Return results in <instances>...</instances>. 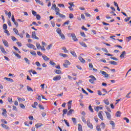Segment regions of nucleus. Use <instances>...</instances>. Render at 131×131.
Wrapping results in <instances>:
<instances>
[{
  "mask_svg": "<svg viewBox=\"0 0 131 131\" xmlns=\"http://www.w3.org/2000/svg\"><path fill=\"white\" fill-rule=\"evenodd\" d=\"M54 9L55 12H56V15H59V17H60V18H65V15L60 13V9L57 7V6H56V4L53 5L51 7V10H54Z\"/></svg>",
  "mask_w": 131,
  "mask_h": 131,
  "instance_id": "f257e3e1",
  "label": "nucleus"
},
{
  "mask_svg": "<svg viewBox=\"0 0 131 131\" xmlns=\"http://www.w3.org/2000/svg\"><path fill=\"white\" fill-rule=\"evenodd\" d=\"M68 35L69 37H72L74 41H77L78 40V39L76 38V35L74 34V33H69Z\"/></svg>",
  "mask_w": 131,
  "mask_h": 131,
  "instance_id": "f03ea898",
  "label": "nucleus"
},
{
  "mask_svg": "<svg viewBox=\"0 0 131 131\" xmlns=\"http://www.w3.org/2000/svg\"><path fill=\"white\" fill-rule=\"evenodd\" d=\"M89 77L91 79H89V82H90L91 83L94 84L95 83V81H96V80H97V78H96V77H95V76H94L93 75H91L90 76H89Z\"/></svg>",
  "mask_w": 131,
  "mask_h": 131,
  "instance_id": "7ed1b4c3",
  "label": "nucleus"
},
{
  "mask_svg": "<svg viewBox=\"0 0 131 131\" xmlns=\"http://www.w3.org/2000/svg\"><path fill=\"white\" fill-rule=\"evenodd\" d=\"M86 124L88 127H89V128L91 129H93V128H94V125H93V124L91 123V120L89 119L87 120Z\"/></svg>",
  "mask_w": 131,
  "mask_h": 131,
  "instance_id": "20e7f679",
  "label": "nucleus"
},
{
  "mask_svg": "<svg viewBox=\"0 0 131 131\" xmlns=\"http://www.w3.org/2000/svg\"><path fill=\"white\" fill-rule=\"evenodd\" d=\"M103 111H99V113H98V116L99 117V118H100V119H101V120L103 121L104 120V117H103Z\"/></svg>",
  "mask_w": 131,
  "mask_h": 131,
  "instance_id": "39448f33",
  "label": "nucleus"
},
{
  "mask_svg": "<svg viewBox=\"0 0 131 131\" xmlns=\"http://www.w3.org/2000/svg\"><path fill=\"white\" fill-rule=\"evenodd\" d=\"M32 38H33V39H39V38H38L37 36H36V33L35 31H33L32 32Z\"/></svg>",
  "mask_w": 131,
  "mask_h": 131,
  "instance_id": "423d86ee",
  "label": "nucleus"
},
{
  "mask_svg": "<svg viewBox=\"0 0 131 131\" xmlns=\"http://www.w3.org/2000/svg\"><path fill=\"white\" fill-rule=\"evenodd\" d=\"M106 117L107 118V119H108V120H111V114H110V113L108 112H104Z\"/></svg>",
  "mask_w": 131,
  "mask_h": 131,
  "instance_id": "0eeeda50",
  "label": "nucleus"
},
{
  "mask_svg": "<svg viewBox=\"0 0 131 131\" xmlns=\"http://www.w3.org/2000/svg\"><path fill=\"white\" fill-rule=\"evenodd\" d=\"M61 80V76H55L54 77H53V80H54V81H58V80Z\"/></svg>",
  "mask_w": 131,
  "mask_h": 131,
  "instance_id": "6e6552de",
  "label": "nucleus"
},
{
  "mask_svg": "<svg viewBox=\"0 0 131 131\" xmlns=\"http://www.w3.org/2000/svg\"><path fill=\"white\" fill-rule=\"evenodd\" d=\"M100 72L101 74H102V75H104V77L105 78L109 77V75L107 74L106 72L100 71Z\"/></svg>",
  "mask_w": 131,
  "mask_h": 131,
  "instance_id": "1a4fd4ad",
  "label": "nucleus"
},
{
  "mask_svg": "<svg viewBox=\"0 0 131 131\" xmlns=\"http://www.w3.org/2000/svg\"><path fill=\"white\" fill-rule=\"evenodd\" d=\"M101 106H96V107L94 108L95 111L97 112H99V110H102L103 109V105H101Z\"/></svg>",
  "mask_w": 131,
  "mask_h": 131,
  "instance_id": "9d476101",
  "label": "nucleus"
},
{
  "mask_svg": "<svg viewBox=\"0 0 131 131\" xmlns=\"http://www.w3.org/2000/svg\"><path fill=\"white\" fill-rule=\"evenodd\" d=\"M4 12L5 13V14L7 15L8 18H11V16H12V13H11V11L8 12V11L5 10Z\"/></svg>",
  "mask_w": 131,
  "mask_h": 131,
  "instance_id": "9b49d317",
  "label": "nucleus"
},
{
  "mask_svg": "<svg viewBox=\"0 0 131 131\" xmlns=\"http://www.w3.org/2000/svg\"><path fill=\"white\" fill-rule=\"evenodd\" d=\"M1 126H2V127H3V128H5V129H10V127L4 123L1 124Z\"/></svg>",
  "mask_w": 131,
  "mask_h": 131,
  "instance_id": "f8f14e48",
  "label": "nucleus"
},
{
  "mask_svg": "<svg viewBox=\"0 0 131 131\" xmlns=\"http://www.w3.org/2000/svg\"><path fill=\"white\" fill-rule=\"evenodd\" d=\"M0 49H1V52L3 54H7V51H6V50H5V48H4V47L0 46Z\"/></svg>",
  "mask_w": 131,
  "mask_h": 131,
  "instance_id": "ddd939ff",
  "label": "nucleus"
},
{
  "mask_svg": "<svg viewBox=\"0 0 131 131\" xmlns=\"http://www.w3.org/2000/svg\"><path fill=\"white\" fill-rule=\"evenodd\" d=\"M110 124L112 126V129H114L115 128V123L113 121H111L110 122Z\"/></svg>",
  "mask_w": 131,
  "mask_h": 131,
  "instance_id": "4468645a",
  "label": "nucleus"
},
{
  "mask_svg": "<svg viewBox=\"0 0 131 131\" xmlns=\"http://www.w3.org/2000/svg\"><path fill=\"white\" fill-rule=\"evenodd\" d=\"M79 43L80 45V46L83 47L84 48H88V46L84 42H79Z\"/></svg>",
  "mask_w": 131,
  "mask_h": 131,
  "instance_id": "2eb2a0df",
  "label": "nucleus"
},
{
  "mask_svg": "<svg viewBox=\"0 0 131 131\" xmlns=\"http://www.w3.org/2000/svg\"><path fill=\"white\" fill-rule=\"evenodd\" d=\"M4 79L7 80V81H10V82H14V80L8 77H4Z\"/></svg>",
  "mask_w": 131,
  "mask_h": 131,
  "instance_id": "dca6fc26",
  "label": "nucleus"
},
{
  "mask_svg": "<svg viewBox=\"0 0 131 131\" xmlns=\"http://www.w3.org/2000/svg\"><path fill=\"white\" fill-rule=\"evenodd\" d=\"M3 112H2V115H3V116H5V117H7V110L4 108L3 109Z\"/></svg>",
  "mask_w": 131,
  "mask_h": 131,
  "instance_id": "f3484780",
  "label": "nucleus"
},
{
  "mask_svg": "<svg viewBox=\"0 0 131 131\" xmlns=\"http://www.w3.org/2000/svg\"><path fill=\"white\" fill-rule=\"evenodd\" d=\"M42 58L45 61H49L50 60V58L45 55L42 56Z\"/></svg>",
  "mask_w": 131,
  "mask_h": 131,
  "instance_id": "a211bd4d",
  "label": "nucleus"
},
{
  "mask_svg": "<svg viewBox=\"0 0 131 131\" xmlns=\"http://www.w3.org/2000/svg\"><path fill=\"white\" fill-rule=\"evenodd\" d=\"M3 42L5 47H7V48L9 47V43L8 41H7V40H3Z\"/></svg>",
  "mask_w": 131,
  "mask_h": 131,
  "instance_id": "6ab92c4d",
  "label": "nucleus"
},
{
  "mask_svg": "<svg viewBox=\"0 0 131 131\" xmlns=\"http://www.w3.org/2000/svg\"><path fill=\"white\" fill-rule=\"evenodd\" d=\"M126 55V53L125 51H123L121 53V54L120 55V58H124V55Z\"/></svg>",
  "mask_w": 131,
  "mask_h": 131,
  "instance_id": "aec40b11",
  "label": "nucleus"
},
{
  "mask_svg": "<svg viewBox=\"0 0 131 131\" xmlns=\"http://www.w3.org/2000/svg\"><path fill=\"white\" fill-rule=\"evenodd\" d=\"M54 72L56 74H62V71L60 70H55Z\"/></svg>",
  "mask_w": 131,
  "mask_h": 131,
  "instance_id": "412c9836",
  "label": "nucleus"
},
{
  "mask_svg": "<svg viewBox=\"0 0 131 131\" xmlns=\"http://www.w3.org/2000/svg\"><path fill=\"white\" fill-rule=\"evenodd\" d=\"M78 130L82 131V126L80 124H78Z\"/></svg>",
  "mask_w": 131,
  "mask_h": 131,
  "instance_id": "4be33fe9",
  "label": "nucleus"
},
{
  "mask_svg": "<svg viewBox=\"0 0 131 131\" xmlns=\"http://www.w3.org/2000/svg\"><path fill=\"white\" fill-rule=\"evenodd\" d=\"M13 31L15 33V34H16V35H19V31H18V29L14 28H13Z\"/></svg>",
  "mask_w": 131,
  "mask_h": 131,
  "instance_id": "5701e85b",
  "label": "nucleus"
},
{
  "mask_svg": "<svg viewBox=\"0 0 131 131\" xmlns=\"http://www.w3.org/2000/svg\"><path fill=\"white\" fill-rule=\"evenodd\" d=\"M24 60H25L26 63H27V64H28V65L30 64V61L29 60V59H28V58L25 57Z\"/></svg>",
  "mask_w": 131,
  "mask_h": 131,
  "instance_id": "b1692460",
  "label": "nucleus"
},
{
  "mask_svg": "<svg viewBox=\"0 0 131 131\" xmlns=\"http://www.w3.org/2000/svg\"><path fill=\"white\" fill-rule=\"evenodd\" d=\"M79 61H80V62H81V63H85V60L83 59L82 57H79L78 58Z\"/></svg>",
  "mask_w": 131,
  "mask_h": 131,
  "instance_id": "393cba45",
  "label": "nucleus"
},
{
  "mask_svg": "<svg viewBox=\"0 0 131 131\" xmlns=\"http://www.w3.org/2000/svg\"><path fill=\"white\" fill-rule=\"evenodd\" d=\"M70 53L71 55L73 56V57H75V58H77V55H76V53L74 51H71Z\"/></svg>",
  "mask_w": 131,
  "mask_h": 131,
  "instance_id": "a878e982",
  "label": "nucleus"
},
{
  "mask_svg": "<svg viewBox=\"0 0 131 131\" xmlns=\"http://www.w3.org/2000/svg\"><path fill=\"white\" fill-rule=\"evenodd\" d=\"M14 55L17 57L18 59H21V55H19L18 53H16L15 52H13Z\"/></svg>",
  "mask_w": 131,
  "mask_h": 131,
  "instance_id": "bb28decb",
  "label": "nucleus"
},
{
  "mask_svg": "<svg viewBox=\"0 0 131 131\" xmlns=\"http://www.w3.org/2000/svg\"><path fill=\"white\" fill-rule=\"evenodd\" d=\"M42 124L41 123H37L35 125V127L36 128H39V127H40L41 126H42Z\"/></svg>",
  "mask_w": 131,
  "mask_h": 131,
  "instance_id": "cd10ccee",
  "label": "nucleus"
},
{
  "mask_svg": "<svg viewBox=\"0 0 131 131\" xmlns=\"http://www.w3.org/2000/svg\"><path fill=\"white\" fill-rule=\"evenodd\" d=\"M59 36H60L61 38L63 40H65L66 38H65V35H64V34L63 33H61L59 34Z\"/></svg>",
  "mask_w": 131,
  "mask_h": 131,
  "instance_id": "c85d7f7f",
  "label": "nucleus"
},
{
  "mask_svg": "<svg viewBox=\"0 0 131 131\" xmlns=\"http://www.w3.org/2000/svg\"><path fill=\"white\" fill-rule=\"evenodd\" d=\"M36 47H37V49H38V50L41 49V46L39 43H36Z\"/></svg>",
  "mask_w": 131,
  "mask_h": 131,
  "instance_id": "c756f323",
  "label": "nucleus"
},
{
  "mask_svg": "<svg viewBox=\"0 0 131 131\" xmlns=\"http://www.w3.org/2000/svg\"><path fill=\"white\" fill-rule=\"evenodd\" d=\"M109 63L110 64H111L112 65H117V62L116 61H109Z\"/></svg>",
  "mask_w": 131,
  "mask_h": 131,
  "instance_id": "7c9ffc66",
  "label": "nucleus"
},
{
  "mask_svg": "<svg viewBox=\"0 0 131 131\" xmlns=\"http://www.w3.org/2000/svg\"><path fill=\"white\" fill-rule=\"evenodd\" d=\"M63 121L64 122L66 125L68 126V127H69V126H70V124H69V122H68L67 120L64 119V120H63Z\"/></svg>",
  "mask_w": 131,
  "mask_h": 131,
  "instance_id": "2f4dec72",
  "label": "nucleus"
},
{
  "mask_svg": "<svg viewBox=\"0 0 131 131\" xmlns=\"http://www.w3.org/2000/svg\"><path fill=\"white\" fill-rule=\"evenodd\" d=\"M56 32L60 35L62 33V31H61V29L60 28H58L56 30Z\"/></svg>",
  "mask_w": 131,
  "mask_h": 131,
  "instance_id": "473e14b6",
  "label": "nucleus"
},
{
  "mask_svg": "<svg viewBox=\"0 0 131 131\" xmlns=\"http://www.w3.org/2000/svg\"><path fill=\"white\" fill-rule=\"evenodd\" d=\"M81 36L82 37H86V35H85V33H84L83 32H80Z\"/></svg>",
  "mask_w": 131,
  "mask_h": 131,
  "instance_id": "72a5a7b5",
  "label": "nucleus"
},
{
  "mask_svg": "<svg viewBox=\"0 0 131 131\" xmlns=\"http://www.w3.org/2000/svg\"><path fill=\"white\" fill-rule=\"evenodd\" d=\"M96 130L97 131H102V130L101 129V126H100L99 125H97L96 126Z\"/></svg>",
  "mask_w": 131,
  "mask_h": 131,
  "instance_id": "f704fd0d",
  "label": "nucleus"
},
{
  "mask_svg": "<svg viewBox=\"0 0 131 131\" xmlns=\"http://www.w3.org/2000/svg\"><path fill=\"white\" fill-rule=\"evenodd\" d=\"M17 100L18 101H19V102H23L25 101V99L24 98H21L20 97H18L17 98Z\"/></svg>",
  "mask_w": 131,
  "mask_h": 131,
  "instance_id": "c9c22d12",
  "label": "nucleus"
},
{
  "mask_svg": "<svg viewBox=\"0 0 131 131\" xmlns=\"http://www.w3.org/2000/svg\"><path fill=\"white\" fill-rule=\"evenodd\" d=\"M27 89L28 92H33V90H32V88L29 86H27Z\"/></svg>",
  "mask_w": 131,
  "mask_h": 131,
  "instance_id": "e433bc0d",
  "label": "nucleus"
},
{
  "mask_svg": "<svg viewBox=\"0 0 131 131\" xmlns=\"http://www.w3.org/2000/svg\"><path fill=\"white\" fill-rule=\"evenodd\" d=\"M72 112H74V110H70L68 113V115H71V114H72Z\"/></svg>",
  "mask_w": 131,
  "mask_h": 131,
  "instance_id": "4c0bfd02",
  "label": "nucleus"
},
{
  "mask_svg": "<svg viewBox=\"0 0 131 131\" xmlns=\"http://www.w3.org/2000/svg\"><path fill=\"white\" fill-rule=\"evenodd\" d=\"M3 29L4 30H7V29H8V26L7 25V24H4L3 25Z\"/></svg>",
  "mask_w": 131,
  "mask_h": 131,
  "instance_id": "58836bf2",
  "label": "nucleus"
},
{
  "mask_svg": "<svg viewBox=\"0 0 131 131\" xmlns=\"http://www.w3.org/2000/svg\"><path fill=\"white\" fill-rule=\"evenodd\" d=\"M60 55L61 57H63V58H66V57H68V55L64 54V53H61L60 54Z\"/></svg>",
  "mask_w": 131,
  "mask_h": 131,
  "instance_id": "ea45409f",
  "label": "nucleus"
},
{
  "mask_svg": "<svg viewBox=\"0 0 131 131\" xmlns=\"http://www.w3.org/2000/svg\"><path fill=\"white\" fill-rule=\"evenodd\" d=\"M7 100L9 103H12L13 102V99L11 97H8Z\"/></svg>",
  "mask_w": 131,
  "mask_h": 131,
  "instance_id": "a19ab883",
  "label": "nucleus"
},
{
  "mask_svg": "<svg viewBox=\"0 0 131 131\" xmlns=\"http://www.w3.org/2000/svg\"><path fill=\"white\" fill-rule=\"evenodd\" d=\"M49 64H50V65H52V66H56V63L54 62L52 60L50 61Z\"/></svg>",
  "mask_w": 131,
  "mask_h": 131,
  "instance_id": "79ce46f5",
  "label": "nucleus"
},
{
  "mask_svg": "<svg viewBox=\"0 0 131 131\" xmlns=\"http://www.w3.org/2000/svg\"><path fill=\"white\" fill-rule=\"evenodd\" d=\"M120 114H121L120 112L118 111V112L116 113V117H120Z\"/></svg>",
  "mask_w": 131,
  "mask_h": 131,
  "instance_id": "37998d69",
  "label": "nucleus"
},
{
  "mask_svg": "<svg viewBox=\"0 0 131 131\" xmlns=\"http://www.w3.org/2000/svg\"><path fill=\"white\" fill-rule=\"evenodd\" d=\"M72 120L75 124H76L77 121H76V119L75 118H72Z\"/></svg>",
  "mask_w": 131,
  "mask_h": 131,
  "instance_id": "c03bdc74",
  "label": "nucleus"
},
{
  "mask_svg": "<svg viewBox=\"0 0 131 131\" xmlns=\"http://www.w3.org/2000/svg\"><path fill=\"white\" fill-rule=\"evenodd\" d=\"M89 109L90 110V111H91V112H92V113H93L94 112V109H93V108L92 107V105H90L89 106Z\"/></svg>",
  "mask_w": 131,
  "mask_h": 131,
  "instance_id": "a18cd8bd",
  "label": "nucleus"
},
{
  "mask_svg": "<svg viewBox=\"0 0 131 131\" xmlns=\"http://www.w3.org/2000/svg\"><path fill=\"white\" fill-rule=\"evenodd\" d=\"M62 50L64 51V53H68V50H67V49L66 47H63Z\"/></svg>",
  "mask_w": 131,
  "mask_h": 131,
  "instance_id": "49530a36",
  "label": "nucleus"
},
{
  "mask_svg": "<svg viewBox=\"0 0 131 131\" xmlns=\"http://www.w3.org/2000/svg\"><path fill=\"white\" fill-rule=\"evenodd\" d=\"M130 19H131V17H126V18L124 19V21H125V22H128V20H130Z\"/></svg>",
  "mask_w": 131,
  "mask_h": 131,
  "instance_id": "de8ad7c7",
  "label": "nucleus"
},
{
  "mask_svg": "<svg viewBox=\"0 0 131 131\" xmlns=\"http://www.w3.org/2000/svg\"><path fill=\"white\" fill-rule=\"evenodd\" d=\"M29 72H30V73L31 72H32V73L33 74H37V73L35 71H32V70H30L29 71Z\"/></svg>",
  "mask_w": 131,
  "mask_h": 131,
  "instance_id": "09e8293b",
  "label": "nucleus"
},
{
  "mask_svg": "<svg viewBox=\"0 0 131 131\" xmlns=\"http://www.w3.org/2000/svg\"><path fill=\"white\" fill-rule=\"evenodd\" d=\"M38 107L41 110H45V107H43V106L38 104Z\"/></svg>",
  "mask_w": 131,
  "mask_h": 131,
  "instance_id": "8fccbe9b",
  "label": "nucleus"
},
{
  "mask_svg": "<svg viewBox=\"0 0 131 131\" xmlns=\"http://www.w3.org/2000/svg\"><path fill=\"white\" fill-rule=\"evenodd\" d=\"M13 49H14V50H15V51H17V52H18V53L19 54H21V52H20V51H19V49H18L17 47H16L15 46H14Z\"/></svg>",
  "mask_w": 131,
  "mask_h": 131,
  "instance_id": "3c124183",
  "label": "nucleus"
},
{
  "mask_svg": "<svg viewBox=\"0 0 131 131\" xmlns=\"http://www.w3.org/2000/svg\"><path fill=\"white\" fill-rule=\"evenodd\" d=\"M19 106H20V108H21L22 109H25V105H24V104L23 103L20 104Z\"/></svg>",
  "mask_w": 131,
  "mask_h": 131,
  "instance_id": "603ef678",
  "label": "nucleus"
},
{
  "mask_svg": "<svg viewBox=\"0 0 131 131\" xmlns=\"http://www.w3.org/2000/svg\"><path fill=\"white\" fill-rule=\"evenodd\" d=\"M30 54L32 55V56H36V53L35 51H31Z\"/></svg>",
  "mask_w": 131,
  "mask_h": 131,
  "instance_id": "864d4df0",
  "label": "nucleus"
},
{
  "mask_svg": "<svg viewBox=\"0 0 131 131\" xmlns=\"http://www.w3.org/2000/svg\"><path fill=\"white\" fill-rule=\"evenodd\" d=\"M27 47L28 48H30V49H32V47H33V44H31V43H29V44H28L27 45Z\"/></svg>",
  "mask_w": 131,
  "mask_h": 131,
  "instance_id": "5fc2aeb1",
  "label": "nucleus"
},
{
  "mask_svg": "<svg viewBox=\"0 0 131 131\" xmlns=\"http://www.w3.org/2000/svg\"><path fill=\"white\" fill-rule=\"evenodd\" d=\"M101 128H103V129L105 128V123H104V122H102L101 123Z\"/></svg>",
  "mask_w": 131,
  "mask_h": 131,
  "instance_id": "6e6d98bb",
  "label": "nucleus"
},
{
  "mask_svg": "<svg viewBox=\"0 0 131 131\" xmlns=\"http://www.w3.org/2000/svg\"><path fill=\"white\" fill-rule=\"evenodd\" d=\"M5 33H6V34L9 36H10V32H9V31L8 30H5L4 31Z\"/></svg>",
  "mask_w": 131,
  "mask_h": 131,
  "instance_id": "4d7b16f0",
  "label": "nucleus"
},
{
  "mask_svg": "<svg viewBox=\"0 0 131 131\" xmlns=\"http://www.w3.org/2000/svg\"><path fill=\"white\" fill-rule=\"evenodd\" d=\"M1 121L4 123L5 124H8V122L7 121H6V120L5 119H2Z\"/></svg>",
  "mask_w": 131,
  "mask_h": 131,
  "instance_id": "13d9d810",
  "label": "nucleus"
},
{
  "mask_svg": "<svg viewBox=\"0 0 131 131\" xmlns=\"http://www.w3.org/2000/svg\"><path fill=\"white\" fill-rule=\"evenodd\" d=\"M52 47H53V45L50 44L48 46V47L47 48V50H50L51 48H52Z\"/></svg>",
  "mask_w": 131,
  "mask_h": 131,
  "instance_id": "bf43d9fd",
  "label": "nucleus"
},
{
  "mask_svg": "<svg viewBox=\"0 0 131 131\" xmlns=\"http://www.w3.org/2000/svg\"><path fill=\"white\" fill-rule=\"evenodd\" d=\"M37 4H40V5H43V3H41L39 0H35Z\"/></svg>",
  "mask_w": 131,
  "mask_h": 131,
  "instance_id": "052dcab7",
  "label": "nucleus"
},
{
  "mask_svg": "<svg viewBox=\"0 0 131 131\" xmlns=\"http://www.w3.org/2000/svg\"><path fill=\"white\" fill-rule=\"evenodd\" d=\"M11 20L12 21V22H15L16 21V20L15 19V17H14V15H13L11 17Z\"/></svg>",
  "mask_w": 131,
  "mask_h": 131,
  "instance_id": "680f3d73",
  "label": "nucleus"
},
{
  "mask_svg": "<svg viewBox=\"0 0 131 131\" xmlns=\"http://www.w3.org/2000/svg\"><path fill=\"white\" fill-rule=\"evenodd\" d=\"M64 63H66L68 65H71V63H70L68 60H66L64 61Z\"/></svg>",
  "mask_w": 131,
  "mask_h": 131,
  "instance_id": "e2e57ef3",
  "label": "nucleus"
},
{
  "mask_svg": "<svg viewBox=\"0 0 131 131\" xmlns=\"http://www.w3.org/2000/svg\"><path fill=\"white\" fill-rule=\"evenodd\" d=\"M35 64L38 67H40V63H39V62L36 61Z\"/></svg>",
  "mask_w": 131,
  "mask_h": 131,
  "instance_id": "0e129e2a",
  "label": "nucleus"
},
{
  "mask_svg": "<svg viewBox=\"0 0 131 131\" xmlns=\"http://www.w3.org/2000/svg\"><path fill=\"white\" fill-rule=\"evenodd\" d=\"M104 103L105 104H106V105H109L110 104V102H109V101H108V100H105L104 101Z\"/></svg>",
  "mask_w": 131,
  "mask_h": 131,
  "instance_id": "69168bd1",
  "label": "nucleus"
},
{
  "mask_svg": "<svg viewBox=\"0 0 131 131\" xmlns=\"http://www.w3.org/2000/svg\"><path fill=\"white\" fill-rule=\"evenodd\" d=\"M36 19L37 20H40V15L39 14L36 15Z\"/></svg>",
  "mask_w": 131,
  "mask_h": 131,
  "instance_id": "338daca9",
  "label": "nucleus"
},
{
  "mask_svg": "<svg viewBox=\"0 0 131 131\" xmlns=\"http://www.w3.org/2000/svg\"><path fill=\"white\" fill-rule=\"evenodd\" d=\"M85 16H86V17H91V15L89 13L86 12L85 13Z\"/></svg>",
  "mask_w": 131,
  "mask_h": 131,
  "instance_id": "774afa93",
  "label": "nucleus"
}]
</instances>
